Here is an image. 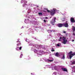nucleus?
<instances>
[{
    "instance_id": "obj_13",
    "label": "nucleus",
    "mask_w": 75,
    "mask_h": 75,
    "mask_svg": "<svg viewBox=\"0 0 75 75\" xmlns=\"http://www.w3.org/2000/svg\"><path fill=\"white\" fill-rule=\"evenodd\" d=\"M62 37H60V39L59 40V41H61V39H62Z\"/></svg>"
},
{
    "instance_id": "obj_17",
    "label": "nucleus",
    "mask_w": 75,
    "mask_h": 75,
    "mask_svg": "<svg viewBox=\"0 0 75 75\" xmlns=\"http://www.w3.org/2000/svg\"><path fill=\"white\" fill-rule=\"evenodd\" d=\"M34 52H38V51H37V50L35 49Z\"/></svg>"
},
{
    "instance_id": "obj_11",
    "label": "nucleus",
    "mask_w": 75,
    "mask_h": 75,
    "mask_svg": "<svg viewBox=\"0 0 75 75\" xmlns=\"http://www.w3.org/2000/svg\"><path fill=\"white\" fill-rule=\"evenodd\" d=\"M72 29L73 31H75V26H73L72 28Z\"/></svg>"
},
{
    "instance_id": "obj_12",
    "label": "nucleus",
    "mask_w": 75,
    "mask_h": 75,
    "mask_svg": "<svg viewBox=\"0 0 75 75\" xmlns=\"http://www.w3.org/2000/svg\"><path fill=\"white\" fill-rule=\"evenodd\" d=\"M62 59H65V55L64 54L63 55V57H62Z\"/></svg>"
},
{
    "instance_id": "obj_27",
    "label": "nucleus",
    "mask_w": 75,
    "mask_h": 75,
    "mask_svg": "<svg viewBox=\"0 0 75 75\" xmlns=\"http://www.w3.org/2000/svg\"><path fill=\"white\" fill-rule=\"evenodd\" d=\"M43 21L45 23H46V20H44Z\"/></svg>"
},
{
    "instance_id": "obj_30",
    "label": "nucleus",
    "mask_w": 75,
    "mask_h": 75,
    "mask_svg": "<svg viewBox=\"0 0 75 75\" xmlns=\"http://www.w3.org/2000/svg\"><path fill=\"white\" fill-rule=\"evenodd\" d=\"M74 40H72V42H74Z\"/></svg>"
},
{
    "instance_id": "obj_8",
    "label": "nucleus",
    "mask_w": 75,
    "mask_h": 75,
    "mask_svg": "<svg viewBox=\"0 0 75 75\" xmlns=\"http://www.w3.org/2000/svg\"><path fill=\"white\" fill-rule=\"evenodd\" d=\"M25 3H27V1H24V5H23V7H25V6H27V4Z\"/></svg>"
},
{
    "instance_id": "obj_29",
    "label": "nucleus",
    "mask_w": 75,
    "mask_h": 75,
    "mask_svg": "<svg viewBox=\"0 0 75 75\" xmlns=\"http://www.w3.org/2000/svg\"><path fill=\"white\" fill-rule=\"evenodd\" d=\"M48 31H51V32H52V31H53V30H48Z\"/></svg>"
},
{
    "instance_id": "obj_20",
    "label": "nucleus",
    "mask_w": 75,
    "mask_h": 75,
    "mask_svg": "<svg viewBox=\"0 0 75 75\" xmlns=\"http://www.w3.org/2000/svg\"><path fill=\"white\" fill-rule=\"evenodd\" d=\"M47 11L48 13H50V12H51V11L48 10H47Z\"/></svg>"
},
{
    "instance_id": "obj_4",
    "label": "nucleus",
    "mask_w": 75,
    "mask_h": 75,
    "mask_svg": "<svg viewBox=\"0 0 75 75\" xmlns=\"http://www.w3.org/2000/svg\"><path fill=\"white\" fill-rule=\"evenodd\" d=\"M56 19V17H54V20L52 19V20L50 22L52 25H54L55 24L54 23L56 22V21H55Z\"/></svg>"
},
{
    "instance_id": "obj_28",
    "label": "nucleus",
    "mask_w": 75,
    "mask_h": 75,
    "mask_svg": "<svg viewBox=\"0 0 75 75\" xmlns=\"http://www.w3.org/2000/svg\"><path fill=\"white\" fill-rule=\"evenodd\" d=\"M73 35H74V36H75V33H73Z\"/></svg>"
},
{
    "instance_id": "obj_34",
    "label": "nucleus",
    "mask_w": 75,
    "mask_h": 75,
    "mask_svg": "<svg viewBox=\"0 0 75 75\" xmlns=\"http://www.w3.org/2000/svg\"><path fill=\"white\" fill-rule=\"evenodd\" d=\"M20 45H21V43H20Z\"/></svg>"
},
{
    "instance_id": "obj_33",
    "label": "nucleus",
    "mask_w": 75,
    "mask_h": 75,
    "mask_svg": "<svg viewBox=\"0 0 75 75\" xmlns=\"http://www.w3.org/2000/svg\"><path fill=\"white\" fill-rule=\"evenodd\" d=\"M46 18L47 19V18L46 17Z\"/></svg>"
},
{
    "instance_id": "obj_22",
    "label": "nucleus",
    "mask_w": 75,
    "mask_h": 75,
    "mask_svg": "<svg viewBox=\"0 0 75 75\" xmlns=\"http://www.w3.org/2000/svg\"><path fill=\"white\" fill-rule=\"evenodd\" d=\"M66 31H63V33H64V34H66Z\"/></svg>"
},
{
    "instance_id": "obj_14",
    "label": "nucleus",
    "mask_w": 75,
    "mask_h": 75,
    "mask_svg": "<svg viewBox=\"0 0 75 75\" xmlns=\"http://www.w3.org/2000/svg\"><path fill=\"white\" fill-rule=\"evenodd\" d=\"M52 50H51V51H52V52L55 51V50H54V49H54V48H53L52 47Z\"/></svg>"
},
{
    "instance_id": "obj_16",
    "label": "nucleus",
    "mask_w": 75,
    "mask_h": 75,
    "mask_svg": "<svg viewBox=\"0 0 75 75\" xmlns=\"http://www.w3.org/2000/svg\"><path fill=\"white\" fill-rule=\"evenodd\" d=\"M24 0H22L21 1V3H24Z\"/></svg>"
},
{
    "instance_id": "obj_10",
    "label": "nucleus",
    "mask_w": 75,
    "mask_h": 75,
    "mask_svg": "<svg viewBox=\"0 0 75 75\" xmlns=\"http://www.w3.org/2000/svg\"><path fill=\"white\" fill-rule=\"evenodd\" d=\"M55 56H56V57H58L59 56V54H58V52H57L55 54Z\"/></svg>"
},
{
    "instance_id": "obj_18",
    "label": "nucleus",
    "mask_w": 75,
    "mask_h": 75,
    "mask_svg": "<svg viewBox=\"0 0 75 75\" xmlns=\"http://www.w3.org/2000/svg\"><path fill=\"white\" fill-rule=\"evenodd\" d=\"M22 48V47H20L19 48V49L20 50H21V49Z\"/></svg>"
},
{
    "instance_id": "obj_19",
    "label": "nucleus",
    "mask_w": 75,
    "mask_h": 75,
    "mask_svg": "<svg viewBox=\"0 0 75 75\" xmlns=\"http://www.w3.org/2000/svg\"><path fill=\"white\" fill-rule=\"evenodd\" d=\"M72 64H75V61H74L73 62H72Z\"/></svg>"
},
{
    "instance_id": "obj_9",
    "label": "nucleus",
    "mask_w": 75,
    "mask_h": 75,
    "mask_svg": "<svg viewBox=\"0 0 75 75\" xmlns=\"http://www.w3.org/2000/svg\"><path fill=\"white\" fill-rule=\"evenodd\" d=\"M62 69L63 71H65L66 72H68L67 69L66 68H62Z\"/></svg>"
},
{
    "instance_id": "obj_31",
    "label": "nucleus",
    "mask_w": 75,
    "mask_h": 75,
    "mask_svg": "<svg viewBox=\"0 0 75 75\" xmlns=\"http://www.w3.org/2000/svg\"><path fill=\"white\" fill-rule=\"evenodd\" d=\"M74 72L75 73V70H74Z\"/></svg>"
},
{
    "instance_id": "obj_2",
    "label": "nucleus",
    "mask_w": 75,
    "mask_h": 75,
    "mask_svg": "<svg viewBox=\"0 0 75 75\" xmlns=\"http://www.w3.org/2000/svg\"><path fill=\"white\" fill-rule=\"evenodd\" d=\"M56 11H57V10L55 8H54L53 9V10L50 11V13L51 16H54V15L55 14V12H56Z\"/></svg>"
},
{
    "instance_id": "obj_6",
    "label": "nucleus",
    "mask_w": 75,
    "mask_h": 75,
    "mask_svg": "<svg viewBox=\"0 0 75 75\" xmlns=\"http://www.w3.org/2000/svg\"><path fill=\"white\" fill-rule=\"evenodd\" d=\"M57 26L59 28L62 27H63V23H58L57 24Z\"/></svg>"
},
{
    "instance_id": "obj_25",
    "label": "nucleus",
    "mask_w": 75,
    "mask_h": 75,
    "mask_svg": "<svg viewBox=\"0 0 75 75\" xmlns=\"http://www.w3.org/2000/svg\"><path fill=\"white\" fill-rule=\"evenodd\" d=\"M49 61L50 62H52V61H53V60H49Z\"/></svg>"
},
{
    "instance_id": "obj_5",
    "label": "nucleus",
    "mask_w": 75,
    "mask_h": 75,
    "mask_svg": "<svg viewBox=\"0 0 75 75\" xmlns=\"http://www.w3.org/2000/svg\"><path fill=\"white\" fill-rule=\"evenodd\" d=\"M63 26H64L65 27L68 28V23L67 22L66 23H63Z\"/></svg>"
},
{
    "instance_id": "obj_32",
    "label": "nucleus",
    "mask_w": 75,
    "mask_h": 75,
    "mask_svg": "<svg viewBox=\"0 0 75 75\" xmlns=\"http://www.w3.org/2000/svg\"><path fill=\"white\" fill-rule=\"evenodd\" d=\"M44 11V12H45V11Z\"/></svg>"
},
{
    "instance_id": "obj_7",
    "label": "nucleus",
    "mask_w": 75,
    "mask_h": 75,
    "mask_svg": "<svg viewBox=\"0 0 75 75\" xmlns=\"http://www.w3.org/2000/svg\"><path fill=\"white\" fill-rule=\"evenodd\" d=\"M70 21L71 23H75V21L74 20V18H71L70 19Z\"/></svg>"
},
{
    "instance_id": "obj_23",
    "label": "nucleus",
    "mask_w": 75,
    "mask_h": 75,
    "mask_svg": "<svg viewBox=\"0 0 75 75\" xmlns=\"http://www.w3.org/2000/svg\"><path fill=\"white\" fill-rule=\"evenodd\" d=\"M17 45L18 46V47H19L20 46V44H18Z\"/></svg>"
},
{
    "instance_id": "obj_26",
    "label": "nucleus",
    "mask_w": 75,
    "mask_h": 75,
    "mask_svg": "<svg viewBox=\"0 0 75 75\" xmlns=\"http://www.w3.org/2000/svg\"><path fill=\"white\" fill-rule=\"evenodd\" d=\"M19 40V39H18V40L17 41V42H20V41H19V40Z\"/></svg>"
},
{
    "instance_id": "obj_24",
    "label": "nucleus",
    "mask_w": 75,
    "mask_h": 75,
    "mask_svg": "<svg viewBox=\"0 0 75 75\" xmlns=\"http://www.w3.org/2000/svg\"><path fill=\"white\" fill-rule=\"evenodd\" d=\"M57 45L58 47H59V46H60V45H59V44H57Z\"/></svg>"
},
{
    "instance_id": "obj_15",
    "label": "nucleus",
    "mask_w": 75,
    "mask_h": 75,
    "mask_svg": "<svg viewBox=\"0 0 75 75\" xmlns=\"http://www.w3.org/2000/svg\"><path fill=\"white\" fill-rule=\"evenodd\" d=\"M38 14H39V15H42V13L40 12L38 13Z\"/></svg>"
},
{
    "instance_id": "obj_3",
    "label": "nucleus",
    "mask_w": 75,
    "mask_h": 75,
    "mask_svg": "<svg viewBox=\"0 0 75 75\" xmlns=\"http://www.w3.org/2000/svg\"><path fill=\"white\" fill-rule=\"evenodd\" d=\"M63 39V42H62V44H66L67 42V40L66 39V38L65 37H63L62 38Z\"/></svg>"
},
{
    "instance_id": "obj_1",
    "label": "nucleus",
    "mask_w": 75,
    "mask_h": 75,
    "mask_svg": "<svg viewBox=\"0 0 75 75\" xmlns=\"http://www.w3.org/2000/svg\"><path fill=\"white\" fill-rule=\"evenodd\" d=\"M68 54L69 55V58L71 59L72 58V57H73V56L75 55V52L72 53V51H71L70 52H69Z\"/></svg>"
},
{
    "instance_id": "obj_21",
    "label": "nucleus",
    "mask_w": 75,
    "mask_h": 75,
    "mask_svg": "<svg viewBox=\"0 0 75 75\" xmlns=\"http://www.w3.org/2000/svg\"><path fill=\"white\" fill-rule=\"evenodd\" d=\"M22 57H23V54H22L20 56V58H22Z\"/></svg>"
}]
</instances>
